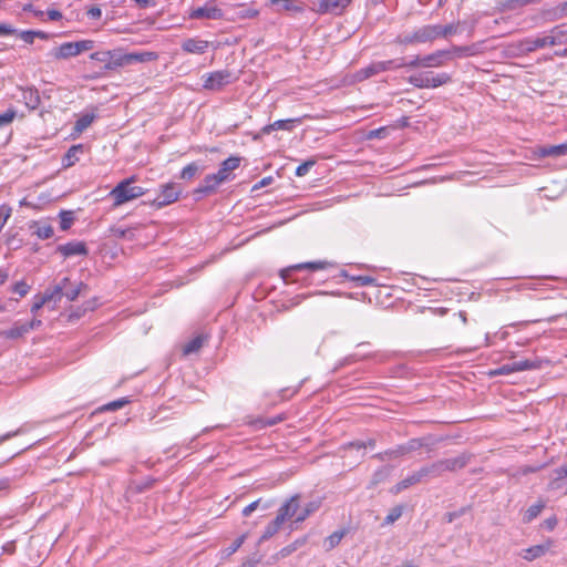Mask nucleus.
Instances as JSON below:
<instances>
[{"mask_svg":"<svg viewBox=\"0 0 567 567\" xmlns=\"http://www.w3.org/2000/svg\"><path fill=\"white\" fill-rule=\"evenodd\" d=\"M136 181L135 176H131L121 181L111 192L110 197L113 199L114 206H121L127 202L136 199L146 193L141 186L133 185Z\"/></svg>","mask_w":567,"mask_h":567,"instance_id":"nucleus-2","label":"nucleus"},{"mask_svg":"<svg viewBox=\"0 0 567 567\" xmlns=\"http://www.w3.org/2000/svg\"><path fill=\"white\" fill-rule=\"evenodd\" d=\"M346 534H347L346 529H339V530L333 532L331 535H329L324 539V547H326V549L327 550H331L334 547H337L340 544V542L342 540V538L344 537Z\"/></svg>","mask_w":567,"mask_h":567,"instance_id":"nucleus-31","label":"nucleus"},{"mask_svg":"<svg viewBox=\"0 0 567 567\" xmlns=\"http://www.w3.org/2000/svg\"><path fill=\"white\" fill-rule=\"evenodd\" d=\"M203 78V87L215 92L223 90L225 86L238 80V76L227 69L207 73Z\"/></svg>","mask_w":567,"mask_h":567,"instance_id":"nucleus-8","label":"nucleus"},{"mask_svg":"<svg viewBox=\"0 0 567 567\" xmlns=\"http://www.w3.org/2000/svg\"><path fill=\"white\" fill-rule=\"evenodd\" d=\"M96 118L95 112H86L83 113L75 122L73 127V134H81L83 131H85Z\"/></svg>","mask_w":567,"mask_h":567,"instance_id":"nucleus-25","label":"nucleus"},{"mask_svg":"<svg viewBox=\"0 0 567 567\" xmlns=\"http://www.w3.org/2000/svg\"><path fill=\"white\" fill-rule=\"evenodd\" d=\"M406 453H409V449H405V445H400L394 450H390V451L385 452V454L391 457H398V456L404 455Z\"/></svg>","mask_w":567,"mask_h":567,"instance_id":"nucleus-58","label":"nucleus"},{"mask_svg":"<svg viewBox=\"0 0 567 567\" xmlns=\"http://www.w3.org/2000/svg\"><path fill=\"white\" fill-rule=\"evenodd\" d=\"M513 364L515 372L535 370L540 368V361L538 360H518L514 361Z\"/></svg>","mask_w":567,"mask_h":567,"instance_id":"nucleus-35","label":"nucleus"},{"mask_svg":"<svg viewBox=\"0 0 567 567\" xmlns=\"http://www.w3.org/2000/svg\"><path fill=\"white\" fill-rule=\"evenodd\" d=\"M271 4H277L282 2V8L286 11H292L301 13L303 12V6L301 3H297L295 0H270Z\"/></svg>","mask_w":567,"mask_h":567,"instance_id":"nucleus-36","label":"nucleus"},{"mask_svg":"<svg viewBox=\"0 0 567 567\" xmlns=\"http://www.w3.org/2000/svg\"><path fill=\"white\" fill-rule=\"evenodd\" d=\"M334 264L323 260L318 261H308V262H301L297 265L289 266L285 269L280 270V277L286 284L289 282H298V281H307L308 278H299L297 276L298 272L302 270H310V271H317V270H323L329 267H333Z\"/></svg>","mask_w":567,"mask_h":567,"instance_id":"nucleus-5","label":"nucleus"},{"mask_svg":"<svg viewBox=\"0 0 567 567\" xmlns=\"http://www.w3.org/2000/svg\"><path fill=\"white\" fill-rule=\"evenodd\" d=\"M54 234V230H53V227L51 225H39L37 230H35V235L40 238V239H49L53 236Z\"/></svg>","mask_w":567,"mask_h":567,"instance_id":"nucleus-43","label":"nucleus"},{"mask_svg":"<svg viewBox=\"0 0 567 567\" xmlns=\"http://www.w3.org/2000/svg\"><path fill=\"white\" fill-rule=\"evenodd\" d=\"M83 150L82 144L72 145L62 158V166L65 168L73 166L79 161V154L83 153Z\"/></svg>","mask_w":567,"mask_h":567,"instance_id":"nucleus-24","label":"nucleus"},{"mask_svg":"<svg viewBox=\"0 0 567 567\" xmlns=\"http://www.w3.org/2000/svg\"><path fill=\"white\" fill-rule=\"evenodd\" d=\"M420 478L416 474V472H413L411 474H409L405 478H403L402 481H400L395 486H394V492L395 493H400L406 488H409L410 486L412 485H415L417 483H420Z\"/></svg>","mask_w":567,"mask_h":567,"instance_id":"nucleus-32","label":"nucleus"},{"mask_svg":"<svg viewBox=\"0 0 567 567\" xmlns=\"http://www.w3.org/2000/svg\"><path fill=\"white\" fill-rule=\"evenodd\" d=\"M299 508L298 496H291L278 509L286 519L293 517Z\"/></svg>","mask_w":567,"mask_h":567,"instance_id":"nucleus-26","label":"nucleus"},{"mask_svg":"<svg viewBox=\"0 0 567 567\" xmlns=\"http://www.w3.org/2000/svg\"><path fill=\"white\" fill-rule=\"evenodd\" d=\"M458 30V23L439 24L440 38H449Z\"/></svg>","mask_w":567,"mask_h":567,"instance_id":"nucleus-42","label":"nucleus"},{"mask_svg":"<svg viewBox=\"0 0 567 567\" xmlns=\"http://www.w3.org/2000/svg\"><path fill=\"white\" fill-rule=\"evenodd\" d=\"M224 182L220 179V177L215 174L206 175L203 182L198 185V187L194 190V194L198 196V198L203 196H207L212 193H214L217 187L223 184Z\"/></svg>","mask_w":567,"mask_h":567,"instance_id":"nucleus-15","label":"nucleus"},{"mask_svg":"<svg viewBox=\"0 0 567 567\" xmlns=\"http://www.w3.org/2000/svg\"><path fill=\"white\" fill-rule=\"evenodd\" d=\"M375 441L373 439H370L368 441H353L350 442L347 447L349 449H355L358 451L364 450L367 447H374Z\"/></svg>","mask_w":567,"mask_h":567,"instance_id":"nucleus-45","label":"nucleus"},{"mask_svg":"<svg viewBox=\"0 0 567 567\" xmlns=\"http://www.w3.org/2000/svg\"><path fill=\"white\" fill-rule=\"evenodd\" d=\"M427 466H429L430 475L432 478L440 477L445 473L441 460L433 462L432 464H429Z\"/></svg>","mask_w":567,"mask_h":567,"instance_id":"nucleus-46","label":"nucleus"},{"mask_svg":"<svg viewBox=\"0 0 567 567\" xmlns=\"http://www.w3.org/2000/svg\"><path fill=\"white\" fill-rule=\"evenodd\" d=\"M452 81V76L446 72L435 73L433 71H422L411 74L408 82L416 89H436Z\"/></svg>","mask_w":567,"mask_h":567,"instance_id":"nucleus-4","label":"nucleus"},{"mask_svg":"<svg viewBox=\"0 0 567 567\" xmlns=\"http://www.w3.org/2000/svg\"><path fill=\"white\" fill-rule=\"evenodd\" d=\"M82 288H86V285L83 284V282H80L79 285H76L75 287L71 288V289H68V287L63 290L64 292H62L63 296H65V298L69 300V301H74L76 300V298L79 297L80 292H81V289Z\"/></svg>","mask_w":567,"mask_h":567,"instance_id":"nucleus-41","label":"nucleus"},{"mask_svg":"<svg viewBox=\"0 0 567 567\" xmlns=\"http://www.w3.org/2000/svg\"><path fill=\"white\" fill-rule=\"evenodd\" d=\"M189 18L220 20L224 18V11L214 3V0H210L206 2L203 7L194 9L189 13Z\"/></svg>","mask_w":567,"mask_h":567,"instance_id":"nucleus-11","label":"nucleus"},{"mask_svg":"<svg viewBox=\"0 0 567 567\" xmlns=\"http://www.w3.org/2000/svg\"><path fill=\"white\" fill-rule=\"evenodd\" d=\"M56 250L65 258L71 256L87 255V248L84 241H69L63 245H59Z\"/></svg>","mask_w":567,"mask_h":567,"instance_id":"nucleus-16","label":"nucleus"},{"mask_svg":"<svg viewBox=\"0 0 567 567\" xmlns=\"http://www.w3.org/2000/svg\"><path fill=\"white\" fill-rule=\"evenodd\" d=\"M19 37L27 43L32 44L34 42V30H23L19 32Z\"/></svg>","mask_w":567,"mask_h":567,"instance_id":"nucleus-57","label":"nucleus"},{"mask_svg":"<svg viewBox=\"0 0 567 567\" xmlns=\"http://www.w3.org/2000/svg\"><path fill=\"white\" fill-rule=\"evenodd\" d=\"M210 42L198 38H188L183 41L182 50L192 54H204L209 48Z\"/></svg>","mask_w":567,"mask_h":567,"instance_id":"nucleus-17","label":"nucleus"},{"mask_svg":"<svg viewBox=\"0 0 567 567\" xmlns=\"http://www.w3.org/2000/svg\"><path fill=\"white\" fill-rule=\"evenodd\" d=\"M350 280L355 282L359 287L374 286L377 281L375 278L371 276H354L350 277Z\"/></svg>","mask_w":567,"mask_h":567,"instance_id":"nucleus-44","label":"nucleus"},{"mask_svg":"<svg viewBox=\"0 0 567 567\" xmlns=\"http://www.w3.org/2000/svg\"><path fill=\"white\" fill-rule=\"evenodd\" d=\"M282 420H284V416L278 415V416L270 417V419H267V420H259L258 422L261 423L262 427H265V426H272V425L281 422Z\"/></svg>","mask_w":567,"mask_h":567,"instance_id":"nucleus-62","label":"nucleus"},{"mask_svg":"<svg viewBox=\"0 0 567 567\" xmlns=\"http://www.w3.org/2000/svg\"><path fill=\"white\" fill-rule=\"evenodd\" d=\"M29 290L30 286L23 280L18 281L12 286V291L14 293H18L20 297H24L29 292Z\"/></svg>","mask_w":567,"mask_h":567,"instance_id":"nucleus-52","label":"nucleus"},{"mask_svg":"<svg viewBox=\"0 0 567 567\" xmlns=\"http://www.w3.org/2000/svg\"><path fill=\"white\" fill-rule=\"evenodd\" d=\"M447 59H451L450 50H437L423 56V68L443 66Z\"/></svg>","mask_w":567,"mask_h":567,"instance_id":"nucleus-18","label":"nucleus"},{"mask_svg":"<svg viewBox=\"0 0 567 567\" xmlns=\"http://www.w3.org/2000/svg\"><path fill=\"white\" fill-rule=\"evenodd\" d=\"M28 333V329L24 323H14V326L10 329L1 331L0 336L6 339H19Z\"/></svg>","mask_w":567,"mask_h":567,"instance_id":"nucleus-29","label":"nucleus"},{"mask_svg":"<svg viewBox=\"0 0 567 567\" xmlns=\"http://www.w3.org/2000/svg\"><path fill=\"white\" fill-rule=\"evenodd\" d=\"M301 123V117H296V118H287V120H278V121H275L274 123H270L268 125H265L260 133L259 134H256L254 136V140H259L260 138V135H268L270 134L272 131H276V130H282V131H292L293 127L298 124Z\"/></svg>","mask_w":567,"mask_h":567,"instance_id":"nucleus-12","label":"nucleus"},{"mask_svg":"<svg viewBox=\"0 0 567 567\" xmlns=\"http://www.w3.org/2000/svg\"><path fill=\"white\" fill-rule=\"evenodd\" d=\"M303 542L296 540L295 543L281 548L277 554L280 558H285L292 554Z\"/></svg>","mask_w":567,"mask_h":567,"instance_id":"nucleus-53","label":"nucleus"},{"mask_svg":"<svg viewBox=\"0 0 567 567\" xmlns=\"http://www.w3.org/2000/svg\"><path fill=\"white\" fill-rule=\"evenodd\" d=\"M200 171V166L197 162H192L186 165L181 172V178L189 181L192 179L198 172Z\"/></svg>","mask_w":567,"mask_h":567,"instance_id":"nucleus-37","label":"nucleus"},{"mask_svg":"<svg viewBox=\"0 0 567 567\" xmlns=\"http://www.w3.org/2000/svg\"><path fill=\"white\" fill-rule=\"evenodd\" d=\"M451 51L455 53L457 56H473L480 53L478 44L464 45V47H453Z\"/></svg>","mask_w":567,"mask_h":567,"instance_id":"nucleus-33","label":"nucleus"},{"mask_svg":"<svg viewBox=\"0 0 567 567\" xmlns=\"http://www.w3.org/2000/svg\"><path fill=\"white\" fill-rule=\"evenodd\" d=\"M261 499L259 498L247 505L241 512L243 516L248 517L254 511L258 508Z\"/></svg>","mask_w":567,"mask_h":567,"instance_id":"nucleus-59","label":"nucleus"},{"mask_svg":"<svg viewBox=\"0 0 567 567\" xmlns=\"http://www.w3.org/2000/svg\"><path fill=\"white\" fill-rule=\"evenodd\" d=\"M567 43V24H558L554 27L549 34L537 38H525L520 40L516 48L519 53L527 54L546 47H555Z\"/></svg>","mask_w":567,"mask_h":567,"instance_id":"nucleus-1","label":"nucleus"},{"mask_svg":"<svg viewBox=\"0 0 567 567\" xmlns=\"http://www.w3.org/2000/svg\"><path fill=\"white\" fill-rule=\"evenodd\" d=\"M402 507L401 506H395L393 507L389 514L385 516L384 518V523L385 524H393L394 522H396L401 516H402Z\"/></svg>","mask_w":567,"mask_h":567,"instance_id":"nucleus-48","label":"nucleus"},{"mask_svg":"<svg viewBox=\"0 0 567 567\" xmlns=\"http://www.w3.org/2000/svg\"><path fill=\"white\" fill-rule=\"evenodd\" d=\"M110 233L118 238V239H122V238H128V239H133V231L132 229L130 228H123V227H118V226H113L110 228Z\"/></svg>","mask_w":567,"mask_h":567,"instance_id":"nucleus-40","label":"nucleus"},{"mask_svg":"<svg viewBox=\"0 0 567 567\" xmlns=\"http://www.w3.org/2000/svg\"><path fill=\"white\" fill-rule=\"evenodd\" d=\"M545 507V503L539 501L533 505H530L525 514H524V522L525 523H530L532 520H534L540 513L544 509Z\"/></svg>","mask_w":567,"mask_h":567,"instance_id":"nucleus-34","label":"nucleus"},{"mask_svg":"<svg viewBox=\"0 0 567 567\" xmlns=\"http://www.w3.org/2000/svg\"><path fill=\"white\" fill-rule=\"evenodd\" d=\"M182 193V188L175 183H167L161 186L159 194L151 205L155 208H163L175 203Z\"/></svg>","mask_w":567,"mask_h":567,"instance_id":"nucleus-9","label":"nucleus"},{"mask_svg":"<svg viewBox=\"0 0 567 567\" xmlns=\"http://www.w3.org/2000/svg\"><path fill=\"white\" fill-rule=\"evenodd\" d=\"M207 336L204 334V333H200L196 337H194L192 340H189L183 348V352L184 354H192V353H195L197 352L202 347L203 344L205 343V341L207 340Z\"/></svg>","mask_w":567,"mask_h":567,"instance_id":"nucleus-28","label":"nucleus"},{"mask_svg":"<svg viewBox=\"0 0 567 567\" xmlns=\"http://www.w3.org/2000/svg\"><path fill=\"white\" fill-rule=\"evenodd\" d=\"M537 0H506L503 3L504 10L515 11L527 4L535 3Z\"/></svg>","mask_w":567,"mask_h":567,"instance_id":"nucleus-38","label":"nucleus"},{"mask_svg":"<svg viewBox=\"0 0 567 567\" xmlns=\"http://www.w3.org/2000/svg\"><path fill=\"white\" fill-rule=\"evenodd\" d=\"M553 546H554V540L547 539L543 544L534 545V546L523 549L519 555L523 559H525L527 561H533V560L546 555L551 549Z\"/></svg>","mask_w":567,"mask_h":567,"instance_id":"nucleus-13","label":"nucleus"},{"mask_svg":"<svg viewBox=\"0 0 567 567\" xmlns=\"http://www.w3.org/2000/svg\"><path fill=\"white\" fill-rule=\"evenodd\" d=\"M22 101L29 110H37L41 103L39 91L35 87L23 89Z\"/></svg>","mask_w":567,"mask_h":567,"instance_id":"nucleus-23","label":"nucleus"},{"mask_svg":"<svg viewBox=\"0 0 567 567\" xmlns=\"http://www.w3.org/2000/svg\"><path fill=\"white\" fill-rule=\"evenodd\" d=\"M59 216H60V228L62 230H68L74 221L73 212L62 210Z\"/></svg>","mask_w":567,"mask_h":567,"instance_id":"nucleus-39","label":"nucleus"},{"mask_svg":"<svg viewBox=\"0 0 567 567\" xmlns=\"http://www.w3.org/2000/svg\"><path fill=\"white\" fill-rule=\"evenodd\" d=\"M514 372H515L514 364H513V362H511V363L503 364L502 367H499L498 369L493 371L492 374L493 375H507V374H511Z\"/></svg>","mask_w":567,"mask_h":567,"instance_id":"nucleus-54","label":"nucleus"},{"mask_svg":"<svg viewBox=\"0 0 567 567\" xmlns=\"http://www.w3.org/2000/svg\"><path fill=\"white\" fill-rule=\"evenodd\" d=\"M14 117H16V111H13V110H8L3 114H1L0 115V127L11 123Z\"/></svg>","mask_w":567,"mask_h":567,"instance_id":"nucleus-55","label":"nucleus"},{"mask_svg":"<svg viewBox=\"0 0 567 567\" xmlns=\"http://www.w3.org/2000/svg\"><path fill=\"white\" fill-rule=\"evenodd\" d=\"M17 33V30L9 23H0V35H11Z\"/></svg>","mask_w":567,"mask_h":567,"instance_id":"nucleus-61","label":"nucleus"},{"mask_svg":"<svg viewBox=\"0 0 567 567\" xmlns=\"http://www.w3.org/2000/svg\"><path fill=\"white\" fill-rule=\"evenodd\" d=\"M156 59H157V54L155 52H151V51L123 53L124 65H130L133 63L150 62V61H154Z\"/></svg>","mask_w":567,"mask_h":567,"instance_id":"nucleus-21","label":"nucleus"},{"mask_svg":"<svg viewBox=\"0 0 567 567\" xmlns=\"http://www.w3.org/2000/svg\"><path fill=\"white\" fill-rule=\"evenodd\" d=\"M440 39L439 24H425L412 32L401 34L395 42L403 45L423 44Z\"/></svg>","mask_w":567,"mask_h":567,"instance_id":"nucleus-3","label":"nucleus"},{"mask_svg":"<svg viewBox=\"0 0 567 567\" xmlns=\"http://www.w3.org/2000/svg\"><path fill=\"white\" fill-rule=\"evenodd\" d=\"M241 158L239 156H229L221 162L216 173L223 182L231 179V172L239 167Z\"/></svg>","mask_w":567,"mask_h":567,"instance_id":"nucleus-19","label":"nucleus"},{"mask_svg":"<svg viewBox=\"0 0 567 567\" xmlns=\"http://www.w3.org/2000/svg\"><path fill=\"white\" fill-rule=\"evenodd\" d=\"M548 489L557 491L563 495H567V481L561 475L553 472V477L548 483Z\"/></svg>","mask_w":567,"mask_h":567,"instance_id":"nucleus-30","label":"nucleus"},{"mask_svg":"<svg viewBox=\"0 0 567 567\" xmlns=\"http://www.w3.org/2000/svg\"><path fill=\"white\" fill-rule=\"evenodd\" d=\"M539 155L543 157H558L567 155V143L540 147Z\"/></svg>","mask_w":567,"mask_h":567,"instance_id":"nucleus-27","label":"nucleus"},{"mask_svg":"<svg viewBox=\"0 0 567 567\" xmlns=\"http://www.w3.org/2000/svg\"><path fill=\"white\" fill-rule=\"evenodd\" d=\"M316 164V161L315 159H308L306 162H303L302 164H300L297 168H296V172L295 174L299 177H302L305 175H307V173L309 172V169Z\"/></svg>","mask_w":567,"mask_h":567,"instance_id":"nucleus-50","label":"nucleus"},{"mask_svg":"<svg viewBox=\"0 0 567 567\" xmlns=\"http://www.w3.org/2000/svg\"><path fill=\"white\" fill-rule=\"evenodd\" d=\"M471 460V455L467 453H462L452 458L441 460L444 472H456L458 470L464 468Z\"/></svg>","mask_w":567,"mask_h":567,"instance_id":"nucleus-20","label":"nucleus"},{"mask_svg":"<svg viewBox=\"0 0 567 567\" xmlns=\"http://www.w3.org/2000/svg\"><path fill=\"white\" fill-rule=\"evenodd\" d=\"M404 65V59H398V60H388V61H374L371 62L369 65L358 70L354 74V79L357 81H363L371 76H374L379 73L400 69Z\"/></svg>","mask_w":567,"mask_h":567,"instance_id":"nucleus-7","label":"nucleus"},{"mask_svg":"<svg viewBox=\"0 0 567 567\" xmlns=\"http://www.w3.org/2000/svg\"><path fill=\"white\" fill-rule=\"evenodd\" d=\"M70 284V279L68 277H64L58 285H55L52 288L47 289L43 295H40L39 297L44 300V302H50L51 300H60L62 297L63 290L66 288V286Z\"/></svg>","mask_w":567,"mask_h":567,"instance_id":"nucleus-22","label":"nucleus"},{"mask_svg":"<svg viewBox=\"0 0 567 567\" xmlns=\"http://www.w3.org/2000/svg\"><path fill=\"white\" fill-rule=\"evenodd\" d=\"M130 401L126 399V398H121L118 400H115V401H112L107 404H105L102 410L104 411H116L121 408H123L124 405H126Z\"/></svg>","mask_w":567,"mask_h":567,"instance_id":"nucleus-49","label":"nucleus"},{"mask_svg":"<svg viewBox=\"0 0 567 567\" xmlns=\"http://www.w3.org/2000/svg\"><path fill=\"white\" fill-rule=\"evenodd\" d=\"M278 532H279V529H278L276 526H274L271 523H269V524L265 527V529H264V532H262V534H261V536H260V538H259L258 543H259V544H261V543H264V542H266V540L270 539V538H271L275 534H277Z\"/></svg>","mask_w":567,"mask_h":567,"instance_id":"nucleus-47","label":"nucleus"},{"mask_svg":"<svg viewBox=\"0 0 567 567\" xmlns=\"http://www.w3.org/2000/svg\"><path fill=\"white\" fill-rule=\"evenodd\" d=\"M352 0H319L317 11L321 14H341Z\"/></svg>","mask_w":567,"mask_h":567,"instance_id":"nucleus-14","label":"nucleus"},{"mask_svg":"<svg viewBox=\"0 0 567 567\" xmlns=\"http://www.w3.org/2000/svg\"><path fill=\"white\" fill-rule=\"evenodd\" d=\"M12 209L8 205L0 206V230L4 227L8 219L10 218Z\"/></svg>","mask_w":567,"mask_h":567,"instance_id":"nucleus-51","label":"nucleus"},{"mask_svg":"<svg viewBox=\"0 0 567 567\" xmlns=\"http://www.w3.org/2000/svg\"><path fill=\"white\" fill-rule=\"evenodd\" d=\"M86 16L90 19H100L102 16V10L99 7L93 6L86 11Z\"/></svg>","mask_w":567,"mask_h":567,"instance_id":"nucleus-64","label":"nucleus"},{"mask_svg":"<svg viewBox=\"0 0 567 567\" xmlns=\"http://www.w3.org/2000/svg\"><path fill=\"white\" fill-rule=\"evenodd\" d=\"M45 13L51 21H59L63 18L62 12L56 9H48Z\"/></svg>","mask_w":567,"mask_h":567,"instance_id":"nucleus-63","label":"nucleus"},{"mask_svg":"<svg viewBox=\"0 0 567 567\" xmlns=\"http://www.w3.org/2000/svg\"><path fill=\"white\" fill-rule=\"evenodd\" d=\"M94 48L93 40H81L75 42H64L53 48L50 54L56 60H66L78 56L82 52L90 51Z\"/></svg>","mask_w":567,"mask_h":567,"instance_id":"nucleus-6","label":"nucleus"},{"mask_svg":"<svg viewBox=\"0 0 567 567\" xmlns=\"http://www.w3.org/2000/svg\"><path fill=\"white\" fill-rule=\"evenodd\" d=\"M389 471L386 468L378 470L372 477V484L377 485L386 478Z\"/></svg>","mask_w":567,"mask_h":567,"instance_id":"nucleus-56","label":"nucleus"},{"mask_svg":"<svg viewBox=\"0 0 567 567\" xmlns=\"http://www.w3.org/2000/svg\"><path fill=\"white\" fill-rule=\"evenodd\" d=\"M423 68V56L416 55L414 59H412L409 62L404 61V65L402 68Z\"/></svg>","mask_w":567,"mask_h":567,"instance_id":"nucleus-60","label":"nucleus"},{"mask_svg":"<svg viewBox=\"0 0 567 567\" xmlns=\"http://www.w3.org/2000/svg\"><path fill=\"white\" fill-rule=\"evenodd\" d=\"M91 60L104 64V69L113 71L124 66L123 52L121 50L97 51L90 55Z\"/></svg>","mask_w":567,"mask_h":567,"instance_id":"nucleus-10","label":"nucleus"}]
</instances>
